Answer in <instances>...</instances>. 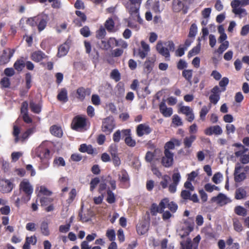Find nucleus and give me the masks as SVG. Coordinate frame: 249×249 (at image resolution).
<instances>
[{
    "label": "nucleus",
    "mask_w": 249,
    "mask_h": 249,
    "mask_svg": "<svg viewBox=\"0 0 249 249\" xmlns=\"http://www.w3.org/2000/svg\"><path fill=\"white\" fill-rule=\"evenodd\" d=\"M179 112L186 115L187 120L189 122H192L195 119L193 109L188 106L180 107L179 108Z\"/></svg>",
    "instance_id": "16"
},
{
    "label": "nucleus",
    "mask_w": 249,
    "mask_h": 249,
    "mask_svg": "<svg viewBox=\"0 0 249 249\" xmlns=\"http://www.w3.org/2000/svg\"><path fill=\"white\" fill-rule=\"evenodd\" d=\"M37 190H38L40 195L49 196L52 194V192L44 186L38 187Z\"/></svg>",
    "instance_id": "42"
},
{
    "label": "nucleus",
    "mask_w": 249,
    "mask_h": 249,
    "mask_svg": "<svg viewBox=\"0 0 249 249\" xmlns=\"http://www.w3.org/2000/svg\"><path fill=\"white\" fill-rule=\"evenodd\" d=\"M223 175L219 172H217L214 174L212 181L215 184H219L222 180Z\"/></svg>",
    "instance_id": "45"
},
{
    "label": "nucleus",
    "mask_w": 249,
    "mask_h": 249,
    "mask_svg": "<svg viewBox=\"0 0 249 249\" xmlns=\"http://www.w3.org/2000/svg\"><path fill=\"white\" fill-rule=\"evenodd\" d=\"M108 151L111 156L118 155V146L114 143L111 144L109 147Z\"/></svg>",
    "instance_id": "50"
},
{
    "label": "nucleus",
    "mask_w": 249,
    "mask_h": 249,
    "mask_svg": "<svg viewBox=\"0 0 249 249\" xmlns=\"http://www.w3.org/2000/svg\"><path fill=\"white\" fill-rule=\"evenodd\" d=\"M234 212L238 215L245 216L247 215V210L242 206H236L234 209Z\"/></svg>",
    "instance_id": "43"
},
{
    "label": "nucleus",
    "mask_w": 249,
    "mask_h": 249,
    "mask_svg": "<svg viewBox=\"0 0 249 249\" xmlns=\"http://www.w3.org/2000/svg\"><path fill=\"white\" fill-rule=\"evenodd\" d=\"M46 142H43L36 150V156L40 158L42 162H44L45 167L49 166L48 159L50 158V150L46 145Z\"/></svg>",
    "instance_id": "4"
},
{
    "label": "nucleus",
    "mask_w": 249,
    "mask_h": 249,
    "mask_svg": "<svg viewBox=\"0 0 249 249\" xmlns=\"http://www.w3.org/2000/svg\"><path fill=\"white\" fill-rule=\"evenodd\" d=\"M137 230L139 234H144L148 231V226L145 223H140L137 225Z\"/></svg>",
    "instance_id": "33"
},
{
    "label": "nucleus",
    "mask_w": 249,
    "mask_h": 249,
    "mask_svg": "<svg viewBox=\"0 0 249 249\" xmlns=\"http://www.w3.org/2000/svg\"><path fill=\"white\" fill-rule=\"evenodd\" d=\"M197 32V27L196 24L194 23L192 24L191 26L189 33V36L190 37H194L196 36V33Z\"/></svg>",
    "instance_id": "49"
},
{
    "label": "nucleus",
    "mask_w": 249,
    "mask_h": 249,
    "mask_svg": "<svg viewBox=\"0 0 249 249\" xmlns=\"http://www.w3.org/2000/svg\"><path fill=\"white\" fill-rule=\"evenodd\" d=\"M14 187V184L8 179H0V191L3 193L10 192Z\"/></svg>",
    "instance_id": "12"
},
{
    "label": "nucleus",
    "mask_w": 249,
    "mask_h": 249,
    "mask_svg": "<svg viewBox=\"0 0 249 249\" xmlns=\"http://www.w3.org/2000/svg\"><path fill=\"white\" fill-rule=\"evenodd\" d=\"M162 212L163 208H160V203L158 206L155 204H153L152 205L151 212L152 214L155 215L157 212L162 213Z\"/></svg>",
    "instance_id": "46"
},
{
    "label": "nucleus",
    "mask_w": 249,
    "mask_h": 249,
    "mask_svg": "<svg viewBox=\"0 0 249 249\" xmlns=\"http://www.w3.org/2000/svg\"><path fill=\"white\" fill-rule=\"evenodd\" d=\"M105 27L107 31H113L114 27V23L112 18H108L107 20L105 22Z\"/></svg>",
    "instance_id": "44"
},
{
    "label": "nucleus",
    "mask_w": 249,
    "mask_h": 249,
    "mask_svg": "<svg viewBox=\"0 0 249 249\" xmlns=\"http://www.w3.org/2000/svg\"><path fill=\"white\" fill-rule=\"evenodd\" d=\"M107 201L109 203H113L115 202V198L114 194L112 193V191L108 190H107Z\"/></svg>",
    "instance_id": "54"
},
{
    "label": "nucleus",
    "mask_w": 249,
    "mask_h": 249,
    "mask_svg": "<svg viewBox=\"0 0 249 249\" xmlns=\"http://www.w3.org/2000/svg\"><path fill=\"white\" fill-rule=\"evenodd\" d=\"M50 132L52 134L58 137H62L63 132L61 128L57 125H53L50 128Z\"/></svg>",
    "instance_id": "30"
},
{
    "label": "nucleus",
    "mask_w": 249,
    "mask_h": 249,
    "mask_svg": "<svg viewBox=\"0 0 249 249\" xmlns=\"http://www.w3.org/2000/svg\"><path fill=\"white\" fill-rule=\"evenodd\" d=\"M193 70H184L182 71V76L188 82H191L193 76Z\"/></svg>",
    "instance_id": "38"
},
{
    "label": "nucleus",
    "mask_w": 249,
    "mask_h": 249,
    "mask_svg": "<svg viewBox=\"0 0 249 249\" xmlns=\"http://www.w3.org/2000/svg\"><path fill=\"white\" fill-rule=\"evenodd\" d=\"M114 127L115 124L112 117L109 116L103 120L102 129L105 133L110 134Z\"/></svg>",
    "instance_id": "8"
},
{
    "label": "nucleus",
    "mask_w": 249,
    "mask_h": 249,
    "mask_svg": "<svg viewBox=\"0 0 249 249\" xmlns=\"http://www.w3.org/2000/svg\"><path fill=\"white\" fill-rule=\"evenodd\" d=\"M92 103L95 105L98 106L101 103V100L99 96L97 94H93L91 97Z\"/></svg>",
    "instance_id": "63"
},
{
    "label": "nucleus",
    "mask_w": 249,
    "mask_h": 249,
    "mask_svg": "<svg viewBox=\"0 0 249 249\" xmlns=\"http://www.w3.org/2000/svg\"><path fill=\"white\" fill-rule=\"evenodd\" d=\"M34 131L33 129H29L23 133L20 136V142H23L26 141L28 137L33 133Z\"/></svg>",
    "instance_id": "40"
},
{
    "label": "nucleus",
    "mask_w": 249,
    "mask_h": 249,
    "mask_svg": "<svg viewBox=\"0 0 249 249\" xmlns=\"http://www.w3.org/2000/svg\"><path fill=\"white\" fill-rule=\"evenodd\" d=\"M111 77L115 80L116 82L118 81L120 79V75L118 71L117 70H114L112 71L110 74Z\"/></svg>",
    "instance_id": "60"
},
{
    "label": "nucleus",
    "mask_w": 249,
    "mask_h": 249,
    "mask_svg": "<svg viewBox=\"0 0 249 249\" xmlns=\"http://www.w3.org/2000/svg\"><path fill=\"white\" fill-rule=\"evenodd\" d=\"M70 227V223L66 224L65 225H61L59 227V231L62 233H66L69 231Z\"/></svg>",
    "instance_id": "55"
},
{
    "label": "nucleus",
    "mask_w": 249,
    "mask_h": 249,
    "mask_svg": "<svg viewBox=\"0 0 249 249\" xmlns=\"http://www.w3.org/2000/svg\"><path fill=\"white\" fill-rule=\"evenodd\" d=\"M164 155L161 159V164L165 167L171 166L174 161V154L171 152L164 151Z\"/></svg>",
    "instance_id": "11"
},
{
    "label": "nucleus",
    "mask_w": 249,
    "mask_h": 249,
    "mask_svg": "<svg viewBox=\"0 0 249 249\" xmlns=\"http://www.w3.org/2000/svg\"><path fill=\"white\" fill-rule=\"evenodd\" d=\"M37 26L39 32L43 31L46 27L49 20L48 16L42 14L37 16Z\"/></svg>",
    "instance_id": "10"
},
{
    "label": "nucleus",
    "mask_w": 249,
    "mask_h": 249,
    "mask_svg": "<svg viewBox=\"0 0 249 249\" xmlns=\"http://www.w3.org/2000/svg\"><path fill=\"white\" fill-rule=\"evenodd\" d=\"M210 107V106L209 107H207L206 106H203L202 107L200 112V117L201 119H202V120H204L205 119V116L209 112Z\"/></svg>",
    "instance_id": "52"
},
{
    "label": "nucleus",
    "mask_w": 249,
    "mask_h": 249,
    "mask_svg": "<svg viewBox=\"0 0 249 249\" xmlns=\"http://www.w3.org/2000/svg\"><path fill=\"white\" fill-rule=\"evenodd\" d=\"M91 91L90 89L80 87L77 89V98L80 101H83L85 98V97L87 95H89Z\"/></svg>",
    "instance_id": "19"
},
{
    "label": "nucleus",
    "mask_w": 249,
    "mask_h": 249,
    "mask_svg": "<svg viewBox=\"0 0 249 249\" xmlns=\"http://www.w3.org/2000/svg\"><path fill=\"white\" fill-rule=\"evenodd\" d=\"M231 5L232 8V13L237 16L240 18L247 15L248 13L246 9L240 7L241 4L239 2V0H233L231 3Z\"/></svg>",
    "instance_id": "6"
},
{
    "label": "nucleus",
    "mask_w": 249,
    "mask_h": 249,
    "mask_svg": "<svg viewBox=\"0 0 249 249\" xmlns=\"http://www.w3.org/2000/svg\"><path fill=\"white\" fill-rule=\"evenodd\" d=\"M20 192L24 194L21 199V201L27 202L29 201L33 193L34 188L27 179H23L19 185Z\"/></svg>",
    "instance_id": "3"
},
{
    "label": "nucleus",
    "mask_w": 249,
    "mask_h": 249,
    "mask_svg": "<svg viewBox=\"0 0 249 249\" xmlns=\"http://www.w3.org/2000/svg\"><path fill=\"white\" fill-rule=\"evenodd\" d=\"M119 181L123 183L127 184L129 182V178L127 172L124 170H122L118 175Z\"/></svg>",
    "instance_id": "27"
},
{
    "label": "nucleus",
    "mask_w": 249,
    "mask_h": 249,
    "mask_svg": "<svg viewBox=\"0 0 249 249\" xmlns=\"http://www.w3.org/2000/svg\"><path fill=\"white\" fill-rule=\"evenodd\" d=\"M222 133V129L218 125L211 126L204 130V133L208 136H211L212 135H220Z\"/></svg>",
    "instance_id": "15"
},
{
    "label": "nucleus",
    "mask_w": 249,
    "mask_h": 249,
    "mask_svg": "<svg viewBox=\"0 0 249 249\" xmlns=\"http://www.w3.org/2000/svg\"><path fill=\"white\" fill-rule=\"evenodd\" d=\"M186 3V0H174L172 4L173 11L175 12L182 11L184 14L187 13L188 7Z\"/></svg>",
    "instance_id": "9"
},
{
    "label": "nucleus",
    "mask_w": 249,
    "mask_h": 249,
    "mask_svg": "<svg viewBox=\"0 0 249 249\" xmlns=\"http://www.w3.org/2000/svg\"><path fill=\"white\" fill-rule=\"evenodd\" d=\"M187 66L188 65L187 62L183 59H180L177 64V68L178 70H180L187 68Z\"/></svg>",
    "instance_id": "64"
},
{
    "label": "nucleus",
    "mask_w": 249,
    "mask_h": 249,
    "mask_svg": "<svg viewBox=\"0 0 249 249\" xmlns=\"http://www.w3.org/2000/svg\"><path fill=\"white\" fill-rule=\"evenodd\" d=\"M229 46V43L228 41H225L221 43V44L217 50V52L219 54H222L225 50H226Z\"/></svg>",
    "instance_id": "41"
},
{
    "label": "nucleus",
    "mask_w": 249,
    "mask_h": 249,
    "mask_svg": "<svg viewBox=\"0 0 249 249\" xmlns=\"http://www.w3.org/2000/svg\"><path fill=\"white\" fill-rule=\"evenodd\" d=\"M172 178L173 183L178 185L181 179V176L180 173L178 171L174 173L172 175Z\"/></svg>",
    "instance_id": "48"
},
{
    "label": "nucleus",
    "mask_w": 249,
    "mask_h": 249,
    "mask_svg": "<svg viewBox=\"0 0 249 249\" xmlns=\"http://www.w3.org/2000/svg\"><path fill=\"white\" fill-rule=\"evenodd\" d=\"M170 178L168 175H164L162 177V180L160 182V185L161 186L162 188L165 189L167 187L168 184V181L170 180Z\"/></svg>",
    "instance_id": "47"
},
{
    "label": "nucleus",
    "mask_w": 249,
    "mask_h": 249,
    "mask_svg": "<svg viewBox=\"0 0 249 249\" xmlns=\"http://www.w3.org/2000/svg\"><path fill=\"white\" fill-rule=\"evenodd\" d=\"M99 182L100 180L99 178H93L90 183V190L91 191H93L98 184L99 183Z\"/></svg>",
    "instance_id": "57"
},
{
    "label": "nucleus",
    "mask_w": 249,
    "mask_h": 249,
    "mask_svg": "<svg viewBox=\"0 0 249 249\" xmlns=\"http://www.w3.org/2000/svg\"><path fill=\"white\" fill-rule=\"evenodd\" d=\"M232 221L234 231L237 232H240L244 230L242 223L237 218H233Z\"/></svg>",
    "instance_id": "29"
},
{
    "label": "nucleus",
    "mask_w": 249,
    "mask_h": 249,
    "mask_svg": "<svg viewBox=\"0 0 249 249\" xmlns=\"http://www.w3.org/2000/svg\"><path fill=\"white\" fill-rule=\"evenodd\" d=\"M182 249H194V245L190 239H187L185 242L181 243Z\"/></svg>",
    "instance_id": "37"
},
{
    "label": "nucleus",
    "mask_w": 249,
    "mask_h": 249,
    "mask_svg": "<svg viewBox=\"0 0 249 249\" xmlns=\"http://www.w3.org/2000/svg\"><path fill=\"white\" fill-rule=\"evenodd\" d=\"M142 1V0H129V2L126 4V8L130 14L131 18L140 23L142 21L139 13Z\"/></svg>",
    "instance_id": "2"
},
{
    "label": "nucleus",
    "mask_w": 249,
    "mask_h": 249,
    "mask_svg": "<svg viewBox=\"0 0 249 249\" xmlns=\"http://www.w3.org/2000/svg\"><path fill=\"white\" fill-rule=\"evenodd\" d=\"M106 34L105 29L101 26L96 32V37L98 38H103Z\"/></svg>",
    "instance_id": "59"
},
{
    "label": "nucleus",
    "mask_w": 249,
    "mask_h": 249,
    "mask_svg": "<svg viewBox=\"0 0 249 249\" xmlns=\"http://www.w3.org/2000/svg\"><path fill=\"white\" fill-rule=\"evenodd\" d=\"M30 107L31 111L35 113L38 114L41 110V106L39 104H36L33 101L30 102Z\"/></svg>",
    "instance_id": "34"
},
{
    "label": "nucleus",
    "mask_w": 249,
    "mask_h": 249,
    "mask_svg": "<svg viewBox=\"0 0 249 249\" xmlns=\"http://www.w3.org/2000/svg\"><path fill=\"white\" fill-rule=\"evenodd\" d=\"M46 57L45 54L41 51L34 52L31 55V59L36 62H39Z\"/></svg>",
    "instance_id": "22"
},
{
    "label": "nucleus",
    "mask_w": 249,
    "mask_h": 249,
    "mask_svg": "<svg viewBox=\"0 0 249 249\" xmlns=\"http://www.w3.org/2000/svg\"><path fill=\"white\" fill-rule=\"evenodd\" d=\"M196 137L192 135L189 137H186L184 139V144L185 147L189 148L191 146L192 143L195 141Z\"/></svg>",
    "instance_id": "35"
},
{
    "label": "nucleus",
    "mask_w": 249,
    "mask_h": 249,
    "mask_svg": "<svg viewBox=\"0 0 249 249\" xmlns=\"http://www.w3.org/2000/svg\"><path fill=\"white\" fill-rule=\"evenodd\" d=\"M160 208H163V210L166 208H168L172 212L175 213L177 209L178 205L171 201L170 202L168 198H164L160 202Z\"/></svg>",
    "instance_id": "14"
},
{
    "label": "nucleus",
    "mask_w": 249,
    "mask_h": 249,
    "mask_svg": "<svg viewBox=\"0 0 249 249\" xmlns=\"http://www.w3.org/2000/svg\"><path fill=\"white\" fill-rule=\"evenodd\" d=\"M86 118L85 116H77L75 117L71 123V127L76 131H81L86 125Z\"/></svg>",
    "instance_id": "7"
},
{
    "label": "nucleus",
    "mask_w": 249,
    "mask_h": 249,
    "mask_svg": "<svg viewBox=\"0 0 249 249\" xmlns=\"http://www.w3.org/2000/svg\"><path fill=\"white\" fill-rule=\"evenodd\" d=\"M126 136L124 140L125 143L129 146L134 147L136 145L135 141L132 139L130 136V134Z\"/></svg>",
    "instance_id": "53"
},
{
    "label": "nucleus",
    "mask_w": 249,
    "mask_h": 249,
    "mask_svg": "<svg viewBox=\"0 0 249 249\" xmlns=\"http://www.w3.org/2000/svg\"><path fill=\"white\" fill-rule=\"evenodd\" d=\"M130 130L129 129L118 130L113 135V140L115 142H118L121 140V135L127 136L129 135Z\"/></svg>",
    "instance_id": "21"
},
{
    "label": "nucleus",
    "mask_w": 249,
    "mask_h": 249,
    "mask_svg": "<svg viewBox=\"0 0 249 249\" xmlns=\"http://www.w3.org/2000/svg\"><path fill=\"white\" fill-rule=\"evenodd\" d=\"M53 164L56 166H64L65 165V162L63 158L59 157L54 160Z\"/></svg>",
    "instance_id": "51"
},
{
    "label": "nucleus",
    "mask_w": 249,
    "mask_h": 249,
    "mask_svg": "<svg viewBox=\"0 0 249 249\" xmlns=\"http://www.w3.org/2000/svg\"><path fill=\"white\" fill-rule=\"evenodd\" d=\"M244 170L246 173L249 174V166L241 165L240 163H237L235 166L234 171V179L236 182H241L244 181L246 178V175L242 172V170Z\"/></svg>",
    "instance_id": "5"
},
{
    "label": "nucleus",
    "mask_w": 249,
    "mask_h": 249,
    "mask_svg": "<svg viewBox=\"0 0 249 249\" xmlns=\"http://www.w3.org/2000/svg\"><path fill=\"white\" fill-rule=\"evenodd\" d=\"M69 50V42H66L61 45L58 49V55L59 57L66 55Z\"/></svg>",
    "instance_id": "25"
},
{
    "label": "nucleus",
    "mask_w": 249,
    "mask_h": 249,
    "mask_svg": "<svg viewBox=\"0 0 249 249\" xmlns=\"http://www.w3.org/2000/svg\"><path fill=\"white\" fill-rule=\"evenodd\" d=\"M41 232L44 236H49L50 234V231L49 228V224L46 221H43L41 223L40 225Z\"/></svg>",
    "instance_id": "31"
},
{
    "label": "nucleus",
    "mask_w": 249,
    "mask_h": 249,
    "mask_svg": "<svg viewBox=\"0 0 249 249\" xmlns=\"http://www.w3.org/2000/svg\"><path fill=\"white\" fill-rule=\"evenodd\" d=\"M160 111L165 117H169L173 114V109L171 107H167L165 103L161 102L160 105Z\"/></svg>",
    "instance_id": "20"
},
{
    "label": "nucleus",
    "mask_w": 249,
    "mask_h": 249,
    "mask_svg": "<svg viewBox=\"0 0 249 249\" xmlns=\"http://www.w3.org/2000/svg\"><path fill=\"white\" fill-rule=\"evenodd\" d=\"M20 133V128L17 125H14L13 126V135L15 137L14 141L16 143L20 142V136H19Z\"/></svg>",
    "instance_id": "36"
},
{
    "label": "nucleus",
    "mask_w": 249,
    "mask_h": 249,
    "mask_svg": "<svg viewBox=\"0 0 249 249\" xmlns=\"http://www.w3.org/2000/svg\"><path fill=\"white\" fill-rule=\"evenodd\" d=\"M198 41V44L195 47H194L192 50H191L188 53V56L192 57L195 55L197 54L200 51L201 49V43H200V38H198L197 39Z\"/></svg>",
    "instance_id": "28"
},
{
    "label": "nucleus",
    "mask_w": 249,
    "mask_h": 249,
    "mask_svg": "<svg viewBox=\"0 0 249 249\" xmlns=\"http://www.w3.org/2000/svg\"><path fill=\"white\" fill-rule=\"evenodd\" d=\"M211 201L212 202H216L220 206H223L231 202V199L223 194H219L217 196L212 198Z\"/></svg>",
    "instance_id": "13"
},
{
    "label": "nucleus",
    "mask_w": 249,
    "mask_h": 249,
    "mask_svg": "<svg viewBox=\"0 0 249 249\" xmlns=\"http://www.w3.org/2000/svg\"><path fill=\"white\" fill-rule=\"evenodd\" d=\"M151 132V129L148 125L146 124H140L137 128V133L138 136L141 137L143 135H147Z\"/></svg>",
    "instance_id": "18"
},
{
    "label": "nucleus",
    "mask_w": 249,
    "mask_h": 249,
    "mask_svg": "<svg viewBox=\"0 0 249 249\" xmlns=\"http://www.w3.org/2000/svg\"><path fill=\"white\" fill-rule=\"evenodd\" d=\"M37 242L36 237L35 235L26 237L25 242L23 246V249H30V245H35Z\"/></svg>",
    "instance_id": "24"
},
{
    "label": "nucleus",
    "mask_w": 249,
    "mask_h": 249,
    "mask_svg": "<svg viewBox=\"0 0 249 249\" xmlns=\"http://www.w3.org/2000/svg\"><path fill=\"white\" fill-rule=\"evenodd\" d=\"M57 99L63 103H66L68 100V93L66 89L63 88L59 91L57 96Z\"/></svg>",
    "instance_id": "26"
},
{
    "label": "nucleus",
    "mask_w": 249,
    "mask_h": 249,
    "mask_svg": "<svg viewBox=\"0 0 249 249\" xmlns=\"http://www.w3.org/2000/svg\"><path fill=\"white\" fill-rule=\"evenodd\" d=\"M173 123L177 126H180L182 125V122L181 118L177 115L173 116Z\"/></svg>",
    "instance_id": "61"
},
{
    "label": "nucleus",
    "mask_w": 249,
    "mask_h": 249,
    "mask_svg": "<svg viewBox=\"0 0 249 249\" xmlns=\"http://www.w3.org/2000/svg\"><path fill=\"white\" fill-rule=\"evenodd\" d=\"M80 33L85 37H88L90 35L89 29L87 26H84L80 29Z\"/></svg>",
    "instance_id": "62"
},
{
    "label": "nucleus",
    "mask_w": 249,
    "mask_h": 249,
    "mask_svg": "<svg viewBox=\"0 0 249 249\" xmlns=\"http://www.w3.org/2000/svg\"><path fill=\"white\" fill-rule=\"evenodd\" d=\"M175 148V143L171 140L170 141L166 143L164 146V151L170 152V149H174Z\"/></svg>",
    "instance_id": "58"
},
{
    "label": "nucleus",
    "mask_w": 249,
    "mask_h": 249,
    "mask_svg": "<svg viewBox=\"0 0 249 249\" xmlns=\"http://www.w3.org/2000/svg\"><path fill=\"white\" fill-rule=\"evenodd\" d=\"M155 61L156 58L155 57L147 58L144 64L143 71L146 74H149L151 72L154 67Z\"/></svg>",
    "instance_id": "17"
},
{
    "label": "nucleus",
    "mask_w": 249,
    "mask_h": 249,
    "mask_svg": "<svg viewBox=\"0 0 249 249\" xmlns=\"http://www.w3.org/2000/svg\"><path fill=\"white\" fill-rule=\"evenodd\" d=\"M106 235L111 241H114L115 240V232L114 230H108Z\"/></svg>",
    "instance_id": "56"
},
{
    "label": "nucleus",
    "mask_w": 249,
    "mask_h": 249,
    "mask_svg": "<svg viewBox=\"0 0 249 249\" xmlns=\"http://www.w3.org/2000/svg\"><path fill=\"white\" fill-rule=\"evenodd\" d=\"M247 193L245 190L242 188L237 189L235 191V197L236 199H241L246 197Z\"/></svg>",
    "instance_id": "32"
},
{
    "label": "nucleus",
    "mask_w": 249,
    "mask_h": 249,
    "mask_svg": "<svg viewBox=\"0 0 249 249\" xmlns=\"http://www.w3.org/2000/svg\"><path fill=\"white\" fill-rule=\"evenodd\" d=\"M14 67L17 71H20L25 67V63L23 60H18L15 62Z\"/></svg>",
    "instance_id": "39"
},
{
    "label": "nucleus",
    "mask_w": 249,
    "mask_h": 249,
    "mask_svg": "<svg viewBox=\"0 0 249 249\" xmlns=\"http://www.w3.org/2000/svg\"><path fill=\"white\" fill-rule=\"evenodd\" d=\"M156 48L160 54L165 58H169L170 56L169 51H174L175 47L172 41L170 40L165 42L159 41L156 45Z\"/></svg>",
    "instance_id": "1"
},
{
    "label": "nucleus",
    "mask_w": 249,
    "mask_h": 249,
    "mask_svg": "<svg viewBox=\"0 0 249 249\" xmlns=\"http://www.w3.org/2000/svg\"><path fill=\"white\" fill-rule=\"evenodd\" d=\"M37 16L28 18H22L19 21V25L21 26V28H23L22 26L25 22L32 27H34L37 25Z\"/></svg>",
    "instance_id": "23"
}]
</instances>
